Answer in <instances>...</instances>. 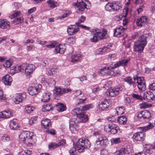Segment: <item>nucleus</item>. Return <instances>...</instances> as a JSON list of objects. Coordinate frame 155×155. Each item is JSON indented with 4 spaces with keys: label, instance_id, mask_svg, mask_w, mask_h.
<instances>
[{
    "label": "nucleus",
    "instance_id": "f257e3e1",
    "mask_svg": "<svg viewBox=\"0 0 155 155\" xmlns=\"http://www.w3.org/2000/svg\"><path fill=\"white\" fill-rule=\"evenodd\" d=\"M154 127V126L150 122H149L148 124L146 126L139 127V129L142 130L140 132H137L135 133L132 137L134 141H140L143 140L144 139L145 136L143 132L152 129Z\"/></svg>",
    "mask_w": 155,
    "mask_h": 155
},
{
    "label": "nucleus",
    "instance_id": "f03ea898",
    "mask_svg": "<svg viewBox=\"0 0 155 155\" xmlns=\"http://www.w3.org/2000/svg\"><path fill=\"white\" fill-rule=\"evenodd\" d=\"M91 32L93 33L94 35L93 38L91 39V41L92 42H96L98 40L104 39L107 34L106 30H101L95 28L91 29Z\"/></svg>",
    "mask_w": 155,
    "mask_h": 155
},
{
    "label": "nucleus",
    "instance_id": "7ed1b4c3",
    "mask_svg": "<svg viewBox=\"0 0 155 155\" xmlns=\"http://www.w3.org/2000/svg\"><path fill=\"white\" fill-rule=\"evenodd\" d=\"M30 133L28 131L23 132L19 135V137L21 141L30 146L34 143L35 141L33 140L32 134L30 135Z\"/></svg>",
    "mask_w": 155,
    "mask_h": 155
},
{
    "label": "nucleus",
    "instance_id": "20e7f679",
    "mask_svg": "<svg viewBox=\"0 0 155 155\" xmlns=\"http://www.w3.org/2000/svg\"><path fill=\"white\" fill-rule=\"evenodd\" d=\"M122 8L121 4L117 2L108 3L105 6V8L106 10L109 12L117 11L119 10H121Z\"/></svg>",
    "mask_w": 155,
    "mask_h": 155
},
{
    "label": "nucleus",
    "instance_id": "39448f33",
    "mask_svg": "<svg viewBox=\"0 0 155 155\" xmlns=\"http://www.w3.org/2000/svg\"><path fill=\"white\" fill-rule=\"evenodd\" d=\"M77 3H74L73 6H77L76 10L78 12H82L87 8V4L89 3V2L87 0H77Z\"/></svg>",
    "mask_w": 155,
    "mask_h": 155
},
{
    "label": "nucleus",
    "instance_id": "423d86ee",
    "mask_svg": "<svg viewBox=\"0 0 155 155\" xmlns=\"http://www.w3.org/2000/svg\"><path fill=\"white\" fill-rule=\"evenodd\" d=\"M147 44L146 37L144 35H142L139 39L138 41L134 43V48H144Z\"/></svg>",
    "mask_w": 155,
    "mask_h": 155
},
{
    "label": "nucleus",
    "instance_id": "0eeeda50",
    "mask_svg": "<svg viewBox=\"0 0 155 155\" xmlns=\"http://www.w3.org/2000/svg\"><path fill=\"white\" fill-rule=\"evenodd\" d=\"M119 127L115 123L109 124L107 126H104V129L107 132H110L113 134H115L117 132Z\"/></svg>",
    "mask_w": 155,
    "mask_h": 155
},
{
    "label": "nucleus",
    "instance_id": "6e6552de",
    "mask_svg": "<svg viewBox=\"0 0 155 155\" xmlns=\"http://www.w3.org/2000/svg\"><path fill=\"white\" fill-rule=\"evenodd\" d=\"M48 42L49 44L45 45L46 47L47 48H63L66 47L65 44L59 43L55 41H49Z\"/></svg>",
    "mask_w": 155,
    "mask_h": 155
},
{
    "label": "nucleus",
    "instance_id": "1a4fd4ad",
    "mask_svg": "<svg viewBox=\"0 0 155 155\" xmlns=\"http://www.w3.org/2000/svg\"><path fill=\"white\" fill-rule=\"evenodd\" d=\"M137 117L140 118L141 120H147L151 118V114L150 111L147 110H144L140 112L137 115Z\"/></svg>",
    "mask_w": 155,
    "mask_h": 155
},
{
    "label": "nucleus",
    "instance_id": "9d476101",
    "mask_svg": "<svg viewBox=\"0 0 155 155\" xmlns=\"http://www.w3.org/2000/svg\"><path fill=\"white\" fill-rule=\"evenodd\" d=\"M130 60V59L121 60L117 62L114 65L113 67H109L107 69H114L120 66H124L125 67L127 66V64Z\"/></svg>",
    "mask_w": 155,
    "mask_h": 155
},
{
    "label": "nucleus",
    "instance_id": "9b49d317",
    "mask_svg": "<svg viewBox=\"0 0 155 155\" xmlns=\"http://www.w3.org/2000/svg\"><path fill=\"white\" fill-rule=\"evenodd\" d=\"M42 88L41 85L39 84L35 87H30L28 88L29 94L31 95H33L37 94Z\"/></svg>",
    "mask_w": 155,
    "mask_h": 155
},
{
    "label": "nucleus",
    "instance_id": "f8f14e48",
    "mask_svg": "<svg viewBox=\"0 0 155 155\" xmlns=\"http://www.w3.org/2000/svg\"><path fill=\"white\" fill-rule=\"evenodd\" d=\"M86 145H75L77 150L79 152H82L84 151L86 148H88L90 147V143L88 140H85Z\"/></svg>",
    "mask_w": 155,
    "mask_h": 155
},
{
    "label": "nucleus",
    "instance_id": "ddd939ff",
    "mask_svg": "<svg viewBox=\"0 0 155 155\" xmlns=\"http://www.w3.org/2000/svg\"><path fill=\"white\" fill-rule=\"evenodd\" d=\"M125 30V29L122 26L115 29L114 31V36L117 37L122 36L124 35Z\"/></svg>",
    "mask_w": 155,
    "mask_h": 155
},
{
    "label": "nucleus",
    "instance_id": "4468645a",
    "mask_svg": "<svg viewBox=\"0 0 155 155\" xmlns=\"http://www.w3.org/2000/svg\"><path fill=\"white\" fill-rule=\"evenodd\" d=\"M102 68L101 69V72H103L104 71V73L106 75H111V76H118L120 75V74L118 72H114L113 70H112V69H108L107 68Z\"/></svg>",
    "mask_w": 155,
    "mask_h": 155
},
{
    "label": "nucleus",
    "instance_id": "2eb2a0df",
    "mask_svg": "<svg viewBox=\"0 0 155 155\" xmlns=\"http://www.w3.org/2000/svg\"><path fill=\"white\" fill-rule=\"evenodd\" d=\"M79 30L78 26L74 25H70L67 29V32L70 35H73L76 34Z\"/></svg>",
    "mask_w": 155,
    "mask_h": 155
},
{
    "label": "nucleus",
    "instance_id": "dca6fc26",
    "mask_svg": "<svg viewBox=\"0 0 155 155\" xmlns=\"http://www.w3.org/2000/svg\"><path fill=\"white\" fill-rule=\"evenodd\" d=\"M77 121L75 118L72 119L69 122L70 128L71 130L76 131L77 128L79 127L78 125L77 124Z\"/></svg>",
    "mask_w": 155,
    "mask_h": 155
},
{
    "label": "nucleus",
    "instance_id": "f3484780",
    "mask_svg": "<svg viewBox=\"0 0 155 155\" xmlns=\"http://www.w3.org/2000/svg\"><path fill=\"white\" fill-rule=\"evenodd\" d=\"M3 82L5 85H10L12 82V77L9 74H6L2 78Z\"/></svg>",
    "mask_w": 155,
    "mask_h": 155
},
{
    "label": "nucleus",
    "instance_id": "a211bd4d",
    "mask_svg": "<svg viewBox=\"0 0 155 155\" xmlns=\"http://www.w3.org/2000/svg\"><path fill=\"white\" fill-rule=\"evenodd\" d=\"M25 97V94H17L15 98L14 101L16 104H18L23 101Z\"/></svg>",
    "mask_w": 155,
    "mask_h": 155
},
{
    "label": "nucleus",
    "instance_id": "6ab92c4d",
    "mask_svg": "<svg viewBox=\"0 0 155 155\" xmlns=\"http://www.w3.org/2000/svg\"><path fill=\"white\" fill-rule=\"evenodd\" d=\"M124 82L127 83L130 86H132L134 88L137 86V84L135 81H133L132 78L130 76H127L124 79Z\"/></svg>",
    "mask_w": 155,
    "mask_h": 155
},
{
    "label": "nucleus",
    "instance_id": "aec40b11",
    "mask_svg": "<svg viewBox=\"0 0 155 155\" xmlns=\"http://www.w3.org/2000/svg\"><path fill=\"white\" fill-rule=\"evenodd\" d=\"M98 141L96 142L97 144H102L104 145H107L108 143V138L104 136H101L98 138Z\"/></svg>",
    "mask_w": 155,
    "mask_h": 155
},
{
    "label": "nucleus",
    "instance_id": "412c9836",
    "mask_svg": "<svg viewBox=\"0 0 155 155\" xmlns=\"http://www.w3.org/2000/svg\"><path fill=\"white\" fill-rule=\"evenodd\" d=\"M147 18L146 16H143L137 20L136 24L138 26H142L147 23Z\"/></svg>",
    "mask_w": 155,
    "mask_h": 155
},
{
    "label": "nucleus",
    "instance_id": "4be33fe9",
    "mask_svg": "<svg viewBox=\"0 0 155 155\" xmlns=\"http://www.w3.org/2000/svg\"><path fill=\"white\" fill-rule=\"evenodd\" d=\"M109 106V101L105 99L99 105V109L101 110H104L108 108Z\"/></svg>",
    "mask_w": 155,
    "mask_h": 155
},
{
    "label": "nucleus",
    "instance_id": "5701e85b",
    "mask_svg": "<svg viewBox=\"0 0 155 155\" xmlns=\"http://www.w3.org/2000/svg\"><path fill=\"white\" fill-rule=\"evenodd\" d=\"M77 117L81 122L83 123L86 122L88 120L87 115L81 110L80 113L78 115Z\"/></svg>",
    "mask_w": 155,
    "mask_h": 155
},
{
    "label": "nucleus",
    "instance_id": "b1692460",
    "mask_svg": "<svg viewBox=\"0 0 155 155\" xmlns=\"http://www.w3.org/2000/svg\"><path fill=\"white\" fill-rule=\"evenodd\" d=\"M9 126L10 128L12 130H17L18 128V126L17 120L13 119L11 121L9 124Z\"/></svg>",
    "mask_w": 155,
    "mask_h": 155
},
{
    "label": "nucleus",
    "instance_id": "393cba45",
    "mask_svg": "<svg viewBox=\"0 0 155 155\" xmlns=\"http://www.w3.org/2000/svg\"><path fill=\"white\" fill-rule=\"evenodd\" d=\"M119 90L118 89L116 90L110 89L106 92V94L108 96L111 97H115L119 93Z\"/></svg>",
    "mask_w": 155,
    "mask_h": 155
},
{
    "label": "nucleus",
    "instance_id": "a878e982",
    "mask_svg": "<svg viewBox=\"0 0 155 155\" xmlns=\"http://www.w3.org/2000/svg\"><path fill=\"white\" fill-rule=\"evenodd\" d=\"M10 23L5 20L0 19V28L2 29H9L10 28Z\"/></svg>",
    "mask_w": 155,
    "mask_h": 155
},
{
    "label": "nucleus",
    "instance_id": "bb28decb",
    "mask_svg": "<svg viewBox=\"0 0 155 155\" xmlns=\"http://www.w3.org/2000/svg\"><path fill=\"white\" fill-rule=\"evenodd\" d=\"M41 124L46 129H48L51 125L50 120L48 119H45L41 121Z\"/></svg>",
    "mask_w": 155,
    "mask_h": 155
},
{
    "label": "nucleus",
    "instance_id": "cd10ccee",
    "mask_svg": "<svg viewBox=\"0 0 155 155\" xmlns=\"http://www.w3.org/2000/svg\"><path fill=\"white\" fill-rule=\"evenodd\" d=\"M35 66L31 64L28 65L26 68L25 71L27 75L30 74L35 69Z\"/></svg>",
    "mask_w": 155,
    "mask_h": 155
},
{
    "label": "nucleus",
    "instance_id": "c85d7f7f",
    "mask_svg": "<svg viewBox=\"0 0 155 155\" xmlns=\"http://www.w3.org/2000/svg\"><path fill=\"white\" fill-rule=\"evenodd\" d=\"M82 56V55L80 54L72 55L71 57V61L73 63L78 62L80 60V58H81Z\"/></svg>",
    "mask_w": 155,
    "mask_h": 155
},
{
    "label": "nucleus",
    "instance_id": "c756f323",
    "mask_svg": "<svg viewBox=\"0 0 155 155\" xmlns=\"http://www.w3.org/2000/svg\"><path fill=\"white\" fill-rule=\"evenodd\" d=\"M51 94L49 92L45 93L43 94V98L41 99V101L43 102H47L48 101L50 98Z\"/></svg>",
    "mask_w": 155,
    "mask_h": 155
},
{
    "label": "nucleus",
    "instance_id": "7c9ffc66",
    "mask_svg": "<svg viewBox=\"0 0 155 155\" xmlns=\"http://www.w3.org/2000/svg\"><path fill=\"white\" fill-rule=\"evenodd\" d=\"M35 108L33 106H27L24 108V112L25 114H28L32 113Z\"/></svg>",
    "mask_w": 155,
    "mask_h": 155
},
{
    "label": "nucleus",
    "instance_id": "2f4dec72",
    "mask_svg": "<svg viewBox=\"0 0 155 155\" xmlns=\"http://www.w3.org/2000/svg\"><path fill=\"white\" fill-rule=\"evenodd\" d=\"M117 120L118 122L121 124L124 125L127 122V119L126 117L121 116L118 117Z\"/></svg>",
    "mask_w": 155,
    "mask_h": 155
},
{
    "label": "nucleus",
    "instance_id": "473e14b6",
    "mask_svg": "<svg viewBox=\"0 0 155 155\" xmlns=\"http://www.w3.org/2000/svg\"><path fill=\"white\" fill-rule=\"evenodd\" d=\"M14 70L16 73L24 71V70L25 68V67H24L23 65L21 66L16 65L14 66Z\"/></svg>",
    "mask_w": 155,
    "mask_h": 155
},
{
    "label": "nucleus",
    "instance_id": "72a5a7b5",
    "mask_svg": "<svg viewBox=\"0 0 155 155\" xmlns=\"http://www.w3.org/2000/svg\"><path fill=\"white\" fill-rule=\"evenodd\" d=\"M47 2L49 7L52 8L57 6L58 5L57 3L53 0H48L47 1Z\"/></svg>",
    "mask_w": 155,
    "mask_h": 155
},
{
    "label": "nucleus",
    "instance_id": "f704fd0d",
    "mask_svg": "<svg viewBox=\"0 0 155 155\" xmlns=\"http://www.w3.org/2000/svg\"><path fill=\"white\" fill-rule=\"evenodd\" d=\"M23 18L22 17H18L15 18L12 22V23L17 25L22 23L23 21Z\"/></svg>",
    "mask_w": 155,
    "mask_h": 155
},
{
    "label": "nucleus",
    "instance_id": "c9c22d12",
    "mask_svg": "<svg viewBox=\"0 0 155 155\" xmlns=\"http://www.w3.org/2000/svg\"><path fill=\"white\" fill-rule=\"evenodd\" d=\"M127 150L124 148H122L117 151L114 153V155H124L127 153Z\"/></svg>",
    "mask_w": 155,
    "mask_h": 155
},
{
    "label": "nucleus",
    "instance_id": "e433bc0d",
    "mask_svg": "<svg viewBox=\"0 0 155 155\" xmlns=\"http://www.w3.org/2000/svg\"><path fill=\"white\" fill-rule=\"evenodd\" d=\"M53 109V107L50 104L45 105L42 109L43 112L49 111Z\"/></svg>",
    "mask_w": 155,
    "mask_h": 155
},
{
    "label": "nucleus",
    "instance_id": "4c0bfd02",
    "mask_svg": "<svg viewBox=\"0 0 155 155\" xmlns=\"http://www.w3.org/2000/svg\"><path fill=\"white\" fill-rule=\"evenodd\" d=\"M58 111H63L65 110L66 107L62 103H58L57 105Z\"/></svg>",
    "mask_w": 155,
    "mask_h": 155
},
{
    "label": "nucleus",
    "instance_id": "58836bf2",
    "mask_svg": "<svg viewBox=\"0 0 155 155\" xmlns=\"http://www.w3.org/2000/svg\"><path fill=\"white\" fill-rule=\"evenodd\" d=\"M137 87L140 91H145L146 89V86L144 81L143 82H141L140 84H138Z\"/></svg>",
    "mask_w": 155,
    "mask_h": 155
},
{
    "label": "nucleus",
    "instance_id": "ea45409f",
    "mask_svg": "<svg viewBox=\"0 0 155 155\" xmlns=\"http://www.w3.org/2000/svg\"><path fill=\"white\" fill-rule=\"evenodd\" d=\"M124 107H117L116 109L117 113V115H120L124 113Z\"/></svg>",
    "mask_w": 155,
    "mask_h": 155
},
{
    "label": "nucleus",
    "instance_id": "a19ab883",
    "mask_svg": "<svg viewBox=\"0 0 155 155\" xmlns=\"http://www.w3.org/2000/svg\"><path fill=\"white\" fill-rule=\"evenodd\" d=\"M93 107V106L92 104H89L85 106H82L81 109V110L85 111L92 108Z\"/></svg>",
    "mask_w": 155,
    "mask_h": 155
},
{
    "label": "nucleus",
    "instance_id": "79ce46f5",
    "mask_svg": "<svg viewBox=\"0 0 155 155\" xmlns=\"http://www.w3.org/2000/svg\"><path fill=\"white\" fill-rule=\"evenodd\" d=\"M54 93L56 95H61L63 94V88H56L54 91Z\"/></svg>",
    "mask_w": 155,
    "mask_h": 155
},
{
    "label": "nucleus",
    "instance_id": "37998d69",
    "mask_svg": "<svg viewBox=\"0 0 155 155\" xmlns=\"http://www.w3.org/2000/svg\"><path fill=\"white\" fill-rule=\"evenodd\" d=\"M31 153V151L30 150H22L18 153L19 155H29Z\"/></svg>",
    "mask_w": 155,
    "mask_h": 155
},
{
    "label": "nucleus",
    "instance_id": "c03bdc74",
    "mask_svg": "<svg viewBox=\"0 0 155 155\" xmlns=\"http://www.w3.org/2000/svg\"><path fill=\"white\" fill-rule=\"evenodd\" d=\"M81 112V111H80V109L78 108H74L73 110L71 112V114L74 115H76L77 117H78V115Z\"/></svg>",
    "mask_w": 155,
    "mask_h": 155
},
{
    "label": "nucleus",
    "instance_id": "a18cd8bd",
    "mask_svg": "<svg viewBox=\"0 0 155 155\" xmlns=\"http://www.w3.org/2000/svg\"><path fill=\"white\" fill-rule=\"evenodd\" d=\"M150 94L147 93L146 94V99L148 101H150L153 100V94H152V93L150 92Z\"/></svg>",
    "mask_w": 155,
    "mask_h": 155
},
{
    "label": "nucleus",
    "instance_id": "49530a36",
    "mask_svg": "<svg viewBox=\"0 0 155 155\" xmlns=\"http://www.w3.org/2000/svg\"><path fill=\"white\" fill-rule=\"evenodd\" d=\"M111 143L112 144H117L120 143L121 142L120 138V137L114 138L111 139Z\"/></svg>",
    "mask_w": 155,
    "mask_h": 155
},
{
    "label": "nucleus",
    "instance_id": "de8ad7c7",
    "mask_svg": "<svg viewBox=\"0 0 155 155\" xmlns=\"http://www.w3.org/2000/svg\"><path fill=\"white\" fill-rule=\"evenodd\" d=\"M58 147V145L57 143L54 142L51 143L48 145L49 149H54Z\"/></svg>",
    "mask_w": 155,
    "mask_h": 155
},
{
    "label": "nucleus",
    "instance_id": "09e8293b",
    "mask_svg": "<svg viewBox=\"0 0 155 155\" xmlns=\"http://www.w3.org/2000/svg\"><path fill=\"white\" fill-rule=\"evenodd\" d=\"M87 98H85L84 99H82L81 98L77 99L76 100V104L78 105L83 104L87 100Z\"/></svg>",
    "mask_w": 155,
    "mask_h": 155
},
{
    "label": "nucleus",
    "instance_id": "8fccbe9b",
    "mask_svg": "<svg viewBox=\"0 0 155 155\" xmlns=\"http://www.w3.org/2000/svg\"><path fill=\"white\" fill-rule=\"evenodd\" d=\"M152 105L150 104L143 103L140 104V107L143 109H146L148 107H151Z\"/></svg>",
    "mask_w": 155,
    "mask_h": 155
},
{
    "label": "nucleus",
    "instance_id": "3c124183",
    "mask_svg": "<svg viewBox=\"0 0 155 155\" xmlns=\"http://www.w3.org/2000/svg\"><path fill=\"white\" fill-rule=\"evenodd\" d=\"M85 140H83L82 139H81L78 140L77 142L75 145H86L85 144Z\"/></svg>",
    "mask_w": 155,
    "mask_h": 155
},
{
    "label": "nucleus",
    "instance_id": "603ef678",
    "mask_svg": "<svg viewBox=\"0 0 155 155\" xmlns=\"http://www.w3.org/2000/svg\"><path fill=\"white\" fill-rule=\"evenodd\" d=\"M12 61L11 59H9L6 61L5 64H4V66L5 67L7 68H9L10 67L12 64Z\"/></svg>",
    "mask_w": 155,
    "mask_h": 155
},
{
    "label": "nucleus",
    "instance_id": "864d4df0",
    "mask_svg": "<svg viewBox=\"0 0 155 155\" xmlns=\"http://www.w3.org/2000/svg\"><path fill=\"white\" fill-rule=\"evenodd\" d=\"M51 61L50 59H48L47 60L43 61L41 63V64L43 66V67H45L47 65H48L49 63Z\"/></svg>",
    "mask_w": 155,
    "mask_h": 155
},
{
    "label": "nucleus",
    "instance_id": "5fc2aeb1",
    "mask_svg": "<svg viewBox=\"0 0 155 155\" xmlns=\"http://www.w3.org/2000/svg\"><path fill=\"white\" fill-rule=\"evenodd\" d=\"M57 144L58 145V147L61 146H64L66 144L65 140L63 139L59 140Z\"/></svg>",
    "mask_w": 155,
    "mask_h": 155
},
{
    "label": "nucleus",
    "instance_id": "6e6d98bb",
    "mask_svg": "<svg viewBox=\"0 0 155 155\" xmlns=\"http://www.w3.org/2000/svg\"><path fill=\"white\" fill-rule=\"evenodd\" d=\"M76 150L77 149L75 147H72L69 151L70 155H76Z\"/></svg>",
    "mask_w": 155,
    "mask_h": 155
},
{
    "label": "nucleus",
    "instance_id": "4d7b16f0",
    "mask_svg": "<svg viewBox=\"0 0 155 155\" xmlns=\"http://www.w3.org/2000/svg\"><path fill=\"white\" fill-rule=\"evenodd\" d=\"M70 12L69 11H67L65 12V13L62 15L61 17H59V18L60 19H63L65 18L66 17H67L70 14Z\"/></svg>",
    "mask_w": 155,
    "mask_h": 155
},
{
    "label": "nucleus",
    "instance_id": "13d9d810",
    "mask_svg": "<svg viewBox=\"0 0 155 155\" xmlns=\"http://www.w3.org/2000/svg\"><path fill=\"white\" fill-rule=\"evenodd\" d=\"M49 70L50 71V72H48V74L50 75H52L54 73V74L55 73L57 72L58 71L56 68H50Z\"/></svg>",
    "mask_w": 155,
    "mask_h": 155
},
{
    "label": "nucleus",
    "instance_id": "bf43d9fd",
    "mask_svg": "<svg viewBox=\"0 0 155 155\" xmlns=\"http://www.w3.org/2000/svg\"><path fill=\"white\" fill-rule=\"evenodd\" d=\"M85 17L83 16H81L79 19L78 22H76L75 23L76 24L78 25L79 24L83 22L85 19Z\"/></svg>",
    "mask_w": 155,
    "mask_h": 155
},
{
    "label": "nucleus",
    "instance_id": "052dcab7",
    "mask_svg": "<svg viewBox=\"0 0 155 155\" xmlns=\"http://www.w3.org/2000/svg\"><path fill=\"white\" fill-rule=\"evenodd\" d=\"M5 114V117L6 118H9L11 117L12 114L11 112L9 110L4 111Z\"/></svg>",
    "mask_w": 155,
    "mask_h": 155
},
{
    "label": "nucleus",
    "instance_id": "680f3d73",
    "mask_svg": "<svg viewBox=\"0 0 155 155\" xmlns=\"http://www.w3.org/2000/svg\"><path fill=\"white\" fill-rule=\"evenodd\" d=\"M20 14L21 13L18 12H15L11 15V18H15L18 17V16L20 15Z\"/></svg>",
    "mask_w": 155,
    "mask_h": 155
},
{
    "label": "nucleus",
    "instance_id": "e2e57ef3",
    "mask_svg": "<svg viewBox=\"0 0 155 155\" xmlns=\"http://www.w3.org/2000/svg\"><path fill=\"white\" fill-rule=\"evenodd\" d=\"M37 119V116H35L31 117L29 120V124H31L35 123Z\"/></svg>",
    "mask_w": 155,
    "mask_h": 155
},
{
    "label": "nucleus",
    "instance_id": "0e129e2a",
    "mask_svg": "<svg viewBox=\"0 0 155 155\" xmlns=\"http://www.w3.org/2000/svg\"><path fill=\"white\" fill-rule=\"evenodd\" d=\"M65 49H54V52L56 53H59L60 54H63Z\"/></svg>",
    "mask_w": 155,
    "mask_h": 155
},
{
    "label": "nucleus",
    "instance_id": "69168bd1",
    "mask_svg": "<svg viewBox=\"0 0 155 155\" xmlns=\"http://www.w3.org/2000/svg\"><path fill=\"white\" fill-rule=\"evenodd\" d=\"M132 96L133 98H136L137 99H139L140 100H142V97L138 94H132Z\"/></svg>",
    "mask_w": 155,
    "mask_h": 155
},
{
    "label": "nucleus",
    "instance_id": "338daca9",
    "mask_svg": "<svg viewBox=\"0 0 155 155\" xmlns=\"http://www.w3.org/2000/svg\"><path fill=\"white\" fill-rule=\"evenodd\" d=\"M150 90L152 91H155V83H153L149 86Z\"/></svg>",
    "mask_w": 155,
    "mask_h": 155
},
{
    "label": "nucleus",
    "instance_id": "774afa93",
    "mask_svg": "<svg viewBox=\"0 0 155 155\" xmlns=\"http://www.w3.org/2000/svg\"><path fill=\"white\" fill-rule=\"evenodd\" d=\"M10 140L9 137L7 136H4L2 137V140L3 141L5 142L9 141Z\"/></svg>",
    "mask_w": 155,
    "mask_h": 155
}]
</instances>
